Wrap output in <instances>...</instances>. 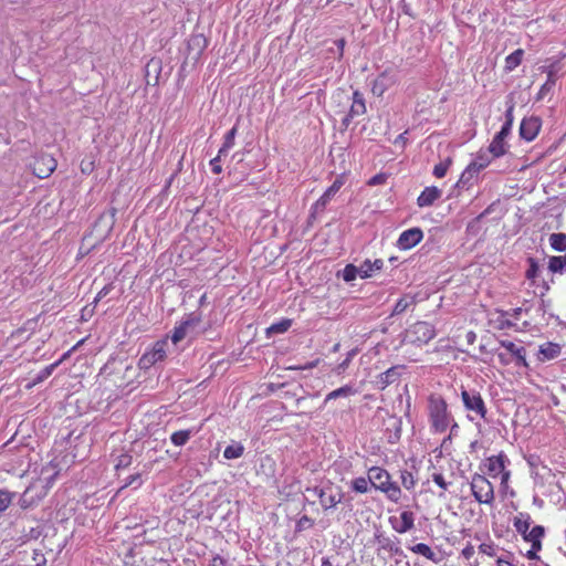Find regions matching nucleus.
<instances>
[{"instance_id": "1", "label": "nucleus", "mask_w": 566, "mask_h": 566, "mask_svg": "<svg viewBox=\"0 0 566 566\" xmlns=\"http://www.w3.org/2000/svg\"><path fill=\"white\" fill-rule=\"evenodd\" d=\"M57 473L56 465L51 461L48 467L42 469V476L33 481L22 493L19 505L25 510L41 501L52 486Z\"/></svg>"}, {"instance_id": "2", "label": "nucleus", "mask_w": 566, "mask_h": 566, "mask_svg": "<svg viewBox=\"0 0 566 566\" xmlns=\"http://www.w3.org/2000/svg\"><path fill=\"white\" fill-rule=\"evenodd\" d=\"M428 411L431 429L437 433L444 432L453 421L447 401L440 396L429 397Z\"/></svg>"}, {"instance_id": "3", "label": "nucleus", "mask_w": 566, "mask_h": 566, "mask_svg": "<svg viewBox=\"0 0 566 566\" xmlns=\"http://www.w3.org/2000/svg\"><path fill=\"white\" fill-rule=\"evenodd\" d=\"M368 476L370 478L373 488L385 493L386 496L395 503L400 501L402 495L401 490L396 482L391 481L387 470L379 467H371L368 470Z\"/></svg>"}, {"instance_id": "4", "label": "nucleus", "mask_w": 566, "mask_h": 566, "mask_svg": "<svg viewBox=\"0 0 566 566\" xmlns=\"http://www.w3.org/2000/svg\"><path fill=\"white\" fill-rule=\"evenodd\" d=\"M434 336L436 329L433 325L428 322H417L406 331L405 340L417 346H422L433 339Z\"/></svg>"}, {"instance_id": "5", "label": "nucleus", "mask_w": 566, "mask_h": 566, "mask_svg": "<svg viewBox=\"0 0 566 566\" xmlns=\"http://www.w3.org/2000/svg\"><path fill=\"white\" fill-rule=\"evenodd\" d=\"M471 491L475 501L480 504H493L494 488L484 475L475 473L472 476Z\"/></svg>"}, {"instance_id": "6", "label": "nucleus", "mask_w": 566, "mask_h": 566, "mask_svg": "<svg viewBox=\"0 0 566 566\" xmlns=\"http://www.w3.org/2000/svg\"><path fill=\"white\" fill-rule=\"evenodd\" d=\"M461 400L468 412H473L479 418L486 419L488 408L481 394L478 390H468L462 388Z\"/></svg>"}, {"instance_id": "7", "label": "nucleus", "mask_w": 566, "mask_h": 566, "mask_svg": "<svg viewBox=\"0 0 566 566\" xmlns=\"http://www.w3.org/2000/svg\"><path fill=\"white\" fill-rule=\"evenodd\" d=\"M306 491L313 493V495L319 499V503L325 511L331 510L340 503L344 495L340 488H336V492H334L332 483L323 488H307Z\"/></svg>"}, {"instance_id": "8", "label": "nucleus", "mask_w": 566, "mask_h": 566, "mask_svg": "<svg viewBox=\"0 0 566 566\" xmlns=\"http://www.w3.org/2000/svg\"><path fill=\"white\" fill-rule=\"evenodd\" d=\"M168 338L157 340L153 347L147 350L138 360L140 369H149L155 364L163 361L167 357Z\"/></svg>"}, {"instance_id": "9", "label": "nucleus", "mask_w": 566, "mask_h": 566, "mask_svg": "<svg viewBox=\"0 0 566 566\" xmlns=\"http://www.w3.org/2000/svg\"><path fill=\"white\" fill-rule=\"evenodd\" d=\"M201 322V316L198 313L188 314L178 325H176L171 333V342L178 344L181 342L190 328L197 327Z\"/></svg>"}, {"instance_id": "10", "label": "nucleus", "mask_w": 566, "mask_h": 566, "mask_svg": "<svg viewBox=\"0 0 566 566\" xmlns=\"http://www.w3.org/2000/svg\"><path fill=\"white\" fill-rule=\"evenodd\" d=\"M398 81L397 72L392 69H386L382 71L371 84V92L376 96H382V94Z\"/></svg>"}, {"instance_id": "11", "label": "nucleus", "mask_w": 566, "mask_h": 566, "mask_svg": "<svg viewBox=\"0 0 566 566\" xmlns=\"http://www.w3.org/2000/svg\"><path fill=\"white\" fill-rule=\"evenodd\" d=\"M207 46H208V40L203 34H201V33L191 34L187 41L188 56H190V59H192L195 62H197L200 59V56L202 55V53Z\"/></svg>"}, {"instance_id": "12", "label": "nucleus", "mask_w": 566, "mask_h": 566, "mask_svg": "<svg viewBox=\"0 0 566 566\" xmlns=\"http://www.w3.org/2000/svg\"><path fill=\"white\" fill-rule=\"evenodd\" d=\"M490 164V157L486 153L479 154L478 157L467 167L460 177V182L468 184L474 176Z\"/></svg>"}, {"instance_id": "13", "label": "nucleus", "mask_w": 566, "mask_h": 566, "mask_svg": "<svg viewBox=\"0 0 566 566\" xmlns=\"http://www.w3.org/2000/svg\"><path fill=\"white\" fill-rule=\"evenodd\" d=\"M423 238V232L420 228H411L403 231L397 241V247L400 250H409L417 245Z\"/></svg>"}, {"instance_id": "14", "label": "nucleus", "mask_w": 566, "mask_h": 566, "mask_svg": "<svg viewBox=\"0 0 566 566\" xmlns=\"http://www.w3.org/2000/svg\"><path fill=\"white\" fill-rule=\"evenodd\" d=\"M366 113V104L364 95L359 91L353 93V102L348 114L343 118L342 124L348 127L354 117L360 116Z\"/></svg>"}, {"instance_id": "15", "label": "nucleus", "mask_w": 566, "mask_h": 566, "mask_svg": "<svg viewBox=\"0 0 566 566\" xmlns=\"http://www.w3.org/2000/svg\"><path fill=\"white\" fill-rule=\"evenodd\" d=\"M56 168V160L50 155H42L36 158L33 169L39 178L49 177Z\"/></svg>"}, {"instance_id": "16", "label": "nucleus", "mask_w": 566, "mask_h": 566, "mask_svg": "<svg viewBox=\"0 0 566 566\" xmlns=\"http://www.w3.org/2000/svg\"><path fill=\"white\" fill-rule=\"evenodd\" d=\"M539 129L541 120L537 117L523 118L520 125V136L527 142H532L537 136Z\"/></svg>"}, {"instance_id": "17", "label": "nucleus", "mask_w": 566, "mask_h": 566, "mask_svg": "<svg viewBox=\"0 0 566 566\" xmlns=\"http://www.w3.org/2000/svg\"><path fill=\"white\" fill-rule=\"evenodd\" d=\"M389 521L392 528L399 534H405L415 526V515L411 511H402L399 518L390 517Z\"/></svg>"}, {"instance_id": "18", "label": "nucleus", "mask_w": 566, "mask_h": 566, "mask_svg": "<svg viewBox=\"0 0 566 566\" xmlns=\"http://www.w3.org/2000/svg\"><path fill=\"white\" fill-rule=\"evenodd\" d=\"M343 180L337 178L326 190L325 192L316 200L313 206L315 211H323L332 198L339 191L343 186Z\"/></svg>"}, {"instance_id": "19", "label": "nucleus", "mask_w": 566, "mask_h": 566, "mask_svg": "<svg viewBox=\"0 0 566 566\" xmlns=\"http://www.w3.org/2000/svg\"><path fill=\"white\" fill-rule=\"evenodd\" d=\"M500 345L505 348L512 356L515 357V364L517 366H524V367H527V361H526V352H525V348L522 347V346H517L515 345L513 342L511 340H501L500 342Z\"/></svg>"}, {"instance_id": "20", "label": "nucleus", "mask_w": 566, "mask_h": 566, "mask_svg": "<svg viewBox=\"0 0 566 566\" xmlns=\"http://www.w3.org/2000/svg\"><path fill=\"white\" fill-rule=\"evenodd\" d=\"M505 462H506V455L503 453L488 458L486 463H485L488 473L491 476L496 478L499 474H501L504 471Z\"/></svg>"}, {"instance_id": "21", "label": "nucleus", "mask_w": 566, "mask_h": 566, "mask_svg": "<svg viewBox=\"0 0 566 566\" xmlns=\"http://www.w3.org/2000/svg\"><path fill=\"white\" fill-rule=\"evenodd\" d=\"M442 195V191L437 187H426L417 199L419 207H429Z\"/></svg>"}, {"instance_id": "22", "label": "nucleus", "mask_w": 566, "mask_h": 566, "mask_svg": "<svg viewBox=\"0 0 566 566\" xmlns=\"http://www.w3.org/2000/svg\"><path fill=\"white\" fill-rule=\"evenodd\" d=\"M545 535V528L541 525L534 526L523 536V539L530 542L534 549H542V538Z\"/></svg>"}, {"instance_id": "23", "label": "nucleus", "mask_w": 566, "mask_h": 566, "mask_svg": "<svg viewBox=\"0 0 566 566\" xmlns=\"http://www.w3.org/2000/svg\"><path fill=\"white\" fill-rule=\"evenodd\" d=\"M382 265L384 262L380 259H376L374 262L366 260L359 266V276L363 279L370 277L375 271L381 270Z\"/></svg>"}, {"instance_id": "24", "label": "nucleus", "mask_w": 566, "mask_h": 566, "mask_svg": "<svg viewBox=\"0 0 566 566\" xmlns=\"http://www.w3.org/2000/svg\"><path fill=\"white\" fill-rule=\"evenodd\" d=\"M507 145L505 139L501 135H495L489 146V153L494 157L499 158L506 153Z\"/></svg>"}, {"instance_id": "25", "label": "nucleus", "mask_w": 566, "mask_h": 566, "mask_svg": "<svg viewBox=\"0 0 566 566\" xmlns=\"http://www.w3.org/2000/svg\"><path fill=\"white\" fill-rule=\"evenodd\" d=\"M562 347L556 343H545L539 346V354L543 356V360H551L560 355Z\"/></svg>"}, {"instance_id": "26", "label": "nucleus", "mask_w": 566, "mask_h": 566, "mask_svg": "<svg viewBox=\"0 0 566 566\" xmlns=\"http://www.w3.org/2000/svg\"><path fill=\"white\" fill-rule=\"evenodd\" d=\"M531 522L532 520L528 513L521 512L514 517V527L522 537L528 532Z\"/></svg>"}, {"instance_id": "27", "label": "nucleus", "mask_w": 566, "mask_h": 566, "mask_svg": "<svg viewBox=\"0 0 566 566\" xmlns=\"http://www.w3.org/2000/svg\"><path fill=\"white\" fill-rule=\"evenodd\" d=\"M400 377V367L394 366L387 369L385 373L380 374L379 376V384L382 388H386L387 386L394 384L397 381Z\"/></svg>"}, {"instance_id": "28", "label": "nucleus", "mask_w": 566, "mask_h": 566, "mask_svg": "<svg viewBox=\"0 0 566 566\" xmlns=\"http://www.w3.org/2000/svg\"><path fill=\"white\" fill-rule=\"evenodd\" d=\"M195 433H197V431L191 430V429H187V430H179V431L174 432V433L170 436V441H171V443H174L176 447H182V446H185V444L190 440V438H191Z\"/></svg>"}, {"instance_id": "29", "label": "nucleus", "mask_w": 566, "mask_h": 566, "mask_svg": "<svg viewBox=\"0 0 566 566\" xmlns=\"http://www.w3.org/2000/svg\"><path fill=\"white\" fill-rule=\"evenodd\" d=\"M244 453V447L241 442L233 441L231 444H229L224 451L223 457L227 460H234L239 459Z\"/></svg>"}, {"instance_id": "30", "label": "nucleus", "mask_w": 566, "mask_h": 566, "mask_svg": "<svg viewBox=\"0 0 566 566\" xmlns=\"http://www.w3.org/2000/svg\"><path fill=\"white\" fill-rule=\"evenodd\" d=\"M524 55V51L522 49H517L514 52H512L510 55L505 59V71L512 72L515 70L522 62Z\"/></svg>"}, {"instance_id": "31", "label": "nucleus", "mask_w": 566, "mask_h": 566, "mask_svg": "<svg viewBox=\"0 0 566 566\" xmlns=\"http://www.w3.org/2000/svg\"><path fill=\"white\" fill-rule=\"evenodd\" d=\"M549 245L557 252L566 251V233L556 232L552 233L548 238Z\"/></svg>"}, {"instance_id": "32", "label": "nucleus", "mask_w": 566, "mask_h": 566, "mask_svg": "<svg viewBox=\"0 0 566 566\" xmlns=\"http://www.w3.org/2000/svg\"><path fill=\"white\" fill-rule=\"evenodd\" d=\"M370 478L358 476L350 481V489L356 493L365 494L370 490Z\"/></svg>"}, {"instance_id": "33", "label": "nucleus", "mask_w": 566, "mask_h": 566, "mask_svg": "<svg viewBox=\"0 0 566 566\" xmlns=\"http://www.w3.org/2000/svg\"><path fill=\"white\" fill-rule=\"evenodd\" d=\"M355 394H356V390L352 386L345 385V386L337 388V389L331 391L329 394H327L324 399V403L326 405L328 401H331L333 399H337L340 397H349Z\"/></svg>"}, {"instance_id": "34", "label": "nucleus", "mask_w": 566, "mask_h": 566, "mask_svg": "<svg viewBox=\"0 0 566 566\" xmlns=\"http://www.w3.org/2000/svg\"><path fill=\"white\" fill-rule=\"evenodd\" d=\"M292 326V319L283 318L277 323H273L271 326L266 328V335L271 336L274 334H283L289 331Z\"/></svg>"}, {"instance_id": "35", "label": "nucleus", "mask_w": 566, "mask_h": 566, "mask_svg": "<svg viewBox=\"0 0 566 566\" xmlns=\"http://www.w3.org/2000/svg\"><path fill=\"white\" fill-rule=\"evenodd\" d=\"M548 270L552 273L566 272V254L559 256H551L548 260Z\"/></svg>"}, {"instance_id": "36", "label": "nucleus", "mask_w": 566, "mask_h": 566, "mask_svg": "<svg viewBox=\"0 0 566 566\" xmlns=\"http://www.w3.org/2000/svg\"><path fill=\"white\" fill-rule=\"evenodd\" d=\"M411 551L416 554L424 556L426 558L434 563H438L436 553L430 548V546H428L424 543L416 544L415 546L411 547Z\"/></svg>"}, {"instance_id": "37", "label": "nucleus", "mask_w": 566, "mask_h": 566, "mask_svg": "<svg viewBox=\"0 0 566 566\" xmlns=\"http://www.w3.org/2000/svg\"><path fill=\"white\" fill-rule=\"evenodd\" d=\"M59 364H60L59 361H55V363L44 367L42 370H40L33 378L32 384L29 387L38 385V384L44 381L46 378H49L52 375V373L54 371V369L57 367Z\"/></svg>"}, {"instance_id": "38", "label": "nucleus", "mask_w": 566, "mask_h": 566, "mask_svg": "<svg viewBox=\"0 0 566 566\" xmlns=\"http://www.w3.org/2000/svg\"><path fill=\"white\" fill-rule=\"evenodd\" d=\"M452 164V159L450 157H447L444 160L437 164L433 168L432 174L437 178H443L449 169V167Z\"/></svg>"}, {"instance_id": "39", "label": "nucleus", "mask_w": 566, "mask_h": 566, "mask_svg": "<svg viewBox=\"0 0 566 566\" xmlns=\"http://www.w3.org/2000/svg\"><path fill=\"white\" fill-rule=\"evenodd\" d=\"M359 275V268L354 264H347L342 271V277L345 282L354 281Z\"/></svg>"}, {"instance_id": "40", "label": "nucleus", "mask_w": 566, "mask_h": 566, "mask_svg": "<svg viewBox=\"0 0 566 566\" xmlns=\"http://www.w3.org/2000/svg\"><path fill=\"white\" fill-rule=\"evenodd\" d=\"M400 480H401V484L403 485V488L406 490L413 489V486L416 484V479H415L413 474L408 470L400 471Z\"/></svg>"}, {"instance_id": "41", "label": "nucleus", "mask_w": 566, "mask_h": 566, "mask_svg": "<svg viewBox=\"0 0 566 566\" xmlns=\"http://www.w3.org/2000/svg\"><path fill=\"white\" fill-rule=\"evenodd\" d=\"M413 303V300L411 297H401L397 301L395 304V307L392 310V315H399L403 313L411 304Z\"/></svg>"}, {"instance_id": "42", "label": "nucleus", "mask_w": 566, "mask_h": 566, "mask_svg": "<svg viewBox=\"0 0 566 566\" xmlns=\"http://www.w3.org/2000/svg\"><path fill=\"white\" fill-rule=\"evenodd\" d=\"M555 85V75L552 70L548 71L547 81L542 85L538 92V99L543 98L547 92Z\"/></svg>"}, {"instance_id": "43", "label": "nucleus", "mask_w": 566, "mask_h": 566, "mask_svg": "<svg viewBox=\"0 0 566 566\" xmlns=\"http://www.w3.org/2000/svg\"><path fill=\"white\" fill-rule=\"evenodd\" d=\"M14 495V493L0 489V513L9 507Z\"/></svg>"}, {"instance_id": "44", "label": "nucleus", "mask_w": 566, "mask_h": 566, "mask_svg": "<svg viewBox=\"0 0 566 566\" xmlns=\"http://www.w3.org/2000/svg\"><path fill=\"white\" fill-rule=\"evenodd\" d=\"M356 349H352L350 352H348L346 358L335 368V373L338 375L343 374L349 367L350 361L356 355Z\"/></svg>"}, {"instance_id": "45", "label": "nucleus", "mask_w": 566, "mask_h": 566, "mask_svg": "<svg viewBox=\"0 0 566 566\" xmlns=\"http://www.w3.org/2000/svg\"><path fill=\"white\" fill-rule=\"evenodd\" d=\"M431 478H432V481L439 486L441 488L443 491H447L449 485H450V482H447L444 476L442 475V473L440 472H433L431 474Z\"/></svg>"}, {"instance_id": "46", "label": "nucleus", "mask_w": 566, "mask_h": 566, "mask_svg": "<svg viewBox=\"0 0 566 566\" xmlns=\"http://www.w3.org/2000/svg\"><path fill=\"white\" fill-rule=\"evenodd\" d=\"M238 134V126L234 125L226 135H224V140H223V144L227 146V147H233L234 146V140H235V136Z\"/></svg>"}, {"instance_id": "47", "label": "nucleus", "mask_w": 566, "mask_h": 566, "mask_svg": "<svg viewBox=\"0 0 566 566\" xmlns=\"http://www.w3.org/2000/svg\"><path fill=\"white\" fill-rule=\"evenodd\" d=\"M528 263H530V266L526 271V277L528 280H534L538 273V264H537V261L533 258L528 259Z\"/></svg>"}, {"instance_id": "48", "label": "nucleus", "mask_w": 566, "mask_h": 566, "mask_svg": "<svg viewBox=\"0 0 566 566\" xmlns=\"http://www.w3.org/2000/svg\"><path fill=\"white\" fill-rule=\"evenodd\" d=\"M380 543H381V547L388 552H391L395 554H398L400 552L399 546L388 537L382 538L380 541Z\"/></svg>"}, {"instance_id": "49", "label": "nucleus", "mask_w": 566, "mask_h": 566, "mask_svg": "<svg viewBox=\"0 0 566 566\" xmlns=\"http://www.w3.org/2000/svg\"><path fill=\"white\" fill-rule=\"evenodd\" d=\"M132 464V455L128 453H123L117 458V462L115 464V468L118 469H125Z\"/></svg>"}, {"instance_id": "50", "label": "nucleus", "mask_w": 566, "mask_h": 566, "mask_svg": "<svg viewBox=\"0 0 566 566\" xmlns=\"http://www.w3.org/2000/svg\"><path fill=\"white\" fill-rule=\"evenodd\" d=\"M114 289V285L113 283H109V284H106L98 293L97 295L95 296L94 298V303H97L99 302L101 300H103L105 296H107Z\"/></svg>"}, {"instance_id": "51", "label": "nucleus", "mask_w": 566, "mask_h": 566, "mask_svg": "<svg viewBox=\"0 0 566 566\" xmlns=\"http://www.w3.org/2000/svg\"><path fill=\"white\" fill-rule=\"evenodd\" d=\"M220 161H221V159L217 156L210 160L211 170L216 175H219L222 172V166H221Z\"/></svg>"}, {"instance_id": "52", "label": "nucleus", "mask_w": 566, "mask_h": 566, "mask_svg": "<svg viewBox=\"0 0 566 566\" xmlns=\"http://www.w3.org/2000/svg\"><path fill=\"white\" fill-rule=\"evenodd\" d=\"M386 181V176L384 174L375 175L370 180L368 181V185L370 186H377L382 185Z\"/></svg>"}, {"instance_id": "53", "label": "nucleus", "mask_w": 566, "mask_h": 566, "mask_svg": "<svg viewBox=\"0 0 566 566\" xmlns=\"http://www.w3.org/2000/svg\"><path fill=\"white\" fill-rule=\"evenodd\" d=\"M512 126H513V124H511L510 122H509V123L504 122V124L502 125V128H501V130L497 133V135H501V137H503L504 139H506V138H507V136L511 134Z\"/></svg>"}, {"instance_id": "54", "label": "nucleus", "mask_w": 566, "mask_h": 566, "mask_svg": "<svg viewBox=\"0 0 566 566\" xmlns=\"http://www.w3.org/2000/svg\"><path fill=\"white\" fill-rule=\"evenodd\" d=\"M527 304H528V302H525L524 306L514 308L513 313H512V317H514L515 319H518L522 312H528L530 307L527 306Z\"/></svg>"}, {"instance_id": "55", "label": "nucleus", "mask_w": 566, "mask_h": 566, "mask_svg": "<svg viewBox=\"0 0 566 566\" xmlns=\"http://www.w3.org/2000/svg\"><path fill=\"white\" fill-rule=\"evenodd\" d=\"M209 566H227V562H226V559H223L222 557L217 555V556L212 557Z\"/></svg>"}, {"instance_id": "56", "label": "nucleus", "mask_w": 566, "mask_h": 566, "mask_svg": "<svg viewBox=\"0 0 566 566\" xmlns=\"http://www.w3.org/2000/svg\"><path fill=\"white\" fill-rule=\"evenodd\" d=\"M513 111H514V105H510L505 112V122L506 123H511L513 124V120H514V117H513Z\"/></svg>"}, {"instance_id": "57", "label": "nucleus", "mask_w": 566, "mask_h": 566, "mask_svg": "<svg viewBox=\"0 0 566 566\" xmlns=\"http://www.w3.org/2000/svg\"><path fill=\"white\" fill-rule=\"evenodd\" d=\"M317 363H318V360H315V361L308 363L307 365H305L303 367H290V369H295V370L312 369L317 366Z\"/></svg>"}, {"instance_id": "58", "label": "nucleus", "mask_w": 566, "mask_h": 566, "mask_svg": "<svg viewBox=\"0 0 566 566\" xmlns=\"http://www.w3.org/2000/svg\"><path fill=\"white\" fill-rule=\"evenodd\" d=\"M231 149V147H227L224 144L220 147L217 157L220 159L228 154V151Z\"/></svg>"}, {"instance_id": "59", "label": "nucleus", "mask_w": 566, "mask_h": 566, "mask_svg": "<svg viewBox=\"0 0 566 566\" xmlns=\"http://www.w3.org/2000/svg\"><path fill=\"white\" fill-rule=\"evenodd\" d=\"M538 551H539V549H534V548L532 547V549H530V551L527 552L526 557H527L528 559H539V556L537 555V552H538Z\"/></svg>"}, {"instance_id": "60", "label": "nucleus", "mask_w": 566, "mask_h": 566, "mask_svg": "<svg viewBox=\"0 0 566 566\" xmlns=\"http://www.w3.org/2000/svg\"><path fill=\"white\" fill-rule=\"evenodd\" d=\"M474 553V548L472 546H467L463 551H462V555L465 557V558H470Z\"/></svg>"}, {"instance_id": "61", "label": "nucleus", "mask_w": 566, "mask_h": 566, "mask_svg": "<svg viewBox=\"0 0 566 566\" xmlns=\"http://www.w3.org/2000/svg\"><path fill=\"white\" fill-rule=\"evenodd\" d=\"M138 480H139V474H133L128 478L127 482L125 483V486L132 485Z\"/></svg>"}, {"instance_id": "62", "label": "nucleus", "mask_w": 566, "mask_h": 566, "mask_svg": "<svg viewBox=\"0 0 566 566\" xmlns=\"http://www.w3.org/2000/svg\"><path fill=\"white\" fill-rule=\"evenodd\" d=\"M304 524H308V525L311 526V525L313 524V521H312L310 517H307L306 515H304V516L300 520L298 525H300V526H302V525H304Z\"/></svg>"}, {"instance_id": "63", "label": "nucleus", "mask_w": 566, "mask_h": 566, "mask_svg": "<svg viewBox=\"0 0 566 566\" xmlns=\"http://www.w3.org/2000/svg\"><path fill=\"white\" fill-rule=\"evenodd\" d=\"M336 44H337V48L339 50V54L342 55L343 51H344V46H345V40L344 39H339V40L336 41Z\"/></svg>"}, {"instance_id": "64", "label": "nucleus", "mask_w": 566, "mask_h": 566, "mask_svg": "<svg viewBox=\"0 0 566 566\" xmlns=\"http://www.w3.org/2000/svg\"><path fill=\"white\" fill-rule=\"evenodd\" d=\"M497 566H513L510 562L504 560L502 558L497 559Z\"/></svg>"}]
</instances>
